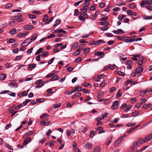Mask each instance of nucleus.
<instances>
[{
  "label": "nucleus",
  "instance_id": "1",
  "mask_svg": "<svg viewBox=\"0 0 152 152\" xmlns=\"http://www.w3.org/2000/svg\"><path fill=\"white\" fill-rule=\"evenodd\" d=\"M105 42L102 39H99L97 41H93L89 42V44L90 45H99L101 43H105Z\"/></svg>",
  "mask_w": 152,
  "mask_h": 152
},
{
  "label": "nucleus",
  "instance_id": "2",
  "mask_svg": "<svg viewBox=\"0 0 152 152\" xmlns=\"http://www.w3.org/2000/svg\"><path fill=\"white\" fill-rule=\"evenodd\" d=\"M126 135H124L122 136H121L120 137L118 138L114 144V146L115 147L117 146L121 142L122 140H123L124 138L126 137Z\"/></svg>",
  "mask_w": 152,
  "mask_h": 152
},
{
  "label": "nucleus",
  "instance_id": "3",
  "mask_svg": "<svg viewBox=\"0 0 152 152\" xmlns=\"http://www.w3.org/2000/svg\"><path fill=\"white\" fill-rule=\"evenodd\" d=\"M44 82L42 81V80H38L35 83L37 84L36 88H39L41 87L44 85Z\"/></svg>",
  "mask_w": 152,
  "mask_h": 152
},
{
  "label": "nucleus",
  "instance_id": "4",
  "mask_svg": "<svg viewBox=\"0 0 152 152\" xmlns=\"http://www.w3.org/2000/svg\"><path fill=\"white\" fill-rule=\"evenodd\" d=\"M119 102L118 101H116L113 103L112 105L111 106L112 109L115 110L117 109L118 107V104Z\"/></svg>",
  "mask_w": 152,
  "mask_h": 152
},
{
  "label": "nucleus",
  "instance_id": "5",
  "mask_svg": "<svg viewBox=\"0 0 152 152\" xmlns=\"http://www.w3.org/2000/svg\"><path fill=\"white\" fill-rule=\"evenodd\" d=\"M146 4L148 5L151 4L150 0H143L142 2L140 3V5L142 7H144V5Z\"/></svg>",
  "mask_w": 152,
  "mask_h": 152
},
{
  "label": "nucleus",
  "instance_id": "6",
  "mask_svg": "<svg viewBox=\"0 0 152 152\" xmlns=\"http://www.w3.org/2000/svg\"><path fill=\"white\" fill-rule=\"evenodd\" d=\"M18 83L12 81V82L8 83V86L14 88L18 87Z\"/></svg>",
  "mask_w": 152,
  "mask_h": 152
},
{
  "label": "nucleus",
  "instance_id": "7",
  "mask_svg": "<svg viewBox=\"0 0 152 152\" xmlns=\"http://www.w3.org/2000/svg\"><path fill=\"white\" fill-rule=\"evenodd\" d=\"M31 141V138L30 137H28L26 138L23 142V145H26L30 142Z\"/></svg>",
  "mask_w": 152,
  "mask_h": 152
},
{
  "label": "nucleus",
  "instance_id": "8",
  "mask_svg": "<svg viewBox=\"0 0 152 152\" xmlns=\"http://www.w3.org/2000/svg\"><path fill=\"white\" fill-rule=\"evenodd\" d=\"M34 28L33 26L32 25H25L24 27V29L26 30H31Z\"/></svg>",
  "mask_w": 152,
  "mask_h": 152
},
{
  "label": "nucleus",
  "instance_id": "9",
  "mask_svg": "<svg viewBox=\"0 0 152 152\" xmlns=\"http://www.w3.org/2000/svg\"><path fill=\"white\" fill-rule=\"evenodd\" d=\"M113 32L116 34H121L124 33V31L121 29H118L117 30H114L113 31Z\"/></svg>",
  "mask_w": 152,
  "mask_h": 152
},
{
  "label": "nucleus",
  "instance_id": "10",
  "mask_svg": "<svg viewBox=\"0 0 152 152\" xmlns=\"http://www.w3.org/2000/svg\"><path fill=\"white\" fill-rule=\"evenodd\" d=\"M85 148L86 149H91L92 148V144L89 142H87L85 145Z\"/></svg>",
  "mask_w": 152,
  "mask_h": 152
},
{
  "label": "nucleus",
  "instance_id": "11",
  "mask_svg": "<svg viewBox=\"0 0 152 152\" xmlns=\"http://www.w3.org/2000/svg\"><path fill=\"white\" fill-rule=\"evenodd\" d=\"M143 68L142 67H139L136 69L135 70V72L138 74L141 72L143 71Z\"/></svg>",
  "mask_w": 152,
  "mask_h": 152
},
{
  "label": "nucleus",
  "instance_id": "12",
  "mask_svg": "<svg viewBox=\"0 0 152 152\" xmlns=\"http://www.w3.org/2000/svg\"><path fill=\"white\" fill-rule=\"evenodd\" d=\"M34 133V131H30L27 132L23 136V137L26 138L28 136H29Z\"/></svg>",
  "mask_w": 152,
  "mask_h": 152
},
{
  "label": "nucleus",
  "instance_id": "13",
  "mask_svg": "<svg viewBox=\"0 0 152 152\" xmlns=\"http://www.w3.org/2000/svg\"><path fill=\"white\" fill-rule=\"evenodd\" d=\"M152 138V134H150L149 135L146 136L144 138L145 142H147L151 140Z\"/></svg>",
  "mask_w": 152,
  "mask_h": 152
},
{
  "label": "nucleus",
  "instance_id": "14",
  "mask_svg": "<svg viewBox=\"0 0 152 152\" xmlns=\"http://www.w3.org/2000/svg\"><path fill=\"white\" fill-rule=\"evenodd\" d=\"M97 130L99 131L98 133V134H100L102 133H104L105 132L103 129V128L102 126H99L96 128Z\"/></svg>",
  "mask_w": 152,
  "mask_h": 152
},
{
  "label": "nucleus",
  "instance_id": "15",
  "mask_svg": "<svg viewBox=\"0 0 152 152\" xmlns=\"http://www.w3.org/2000/svg\"><path fill=\"white\" fill-rule=\"evenodd\" d=\"M31 41L30 39V38H28L25 40L24 42L21 44V46L23 47H24V46L23 45L24 44H26L27 43H28V44L26 45H28L31 42Z\"/></svg>",
  "mask_w": 152,
  "mask_h": 152
},
{
  "label": "nucleus",
  "instance_id": "16",
  "mask_svg": "<svg viewBox=\"0 0 152 152\" xmlns=\"http://www.w3.org/2000/svg\"><path fill=\"white\" fill-rule=\"evenodd\" d=\"M95 55L101 56V57H103L104 55V53L101 51H97L94 53Z\"/></svg>",
  "mask_w": 152,
  "mask_h": 152
},
{
  "label": "nucleus",
  "instance_id": "17",
  "mask_svg": "<svg viewBox=\"0 0 152 152\" xmlns=\"http://www.w3.org/2000/svg\"><path fill=\"white\" fill-rule=\"evenodd\" d=\"M36 64H31L28 65V69L30 70H31L32 69H34L36 67Z\"/></svg>",
  "mask_w": 152,
  "mask_h": 152
},
{
  "label": "nucleus",
  "instance_id": "18",
  "mask_svg": "<svg viewBox=\"0 0 152 152\" xmlns=\"http://www.w3.org/2000/svg\"><path fill=\"white\" fill-rule=\"evenodd\" d=\"M59 79V76L58 75H54L53 77H52L50 79V81H54L55 80H58Z\"/></svg>",
  "mask_w": 152,
  "mask_h": 152
},
{
  "label": "nucleus",
  "instance_id": "19",
  "mask_svg": "<svg viewBox=\"0 0 152 152\" xmlns=\"http://www.w3.org/2000/svg\"><path fill=\"white\" fill-rule=\"evenodd\" d=\"M27 93H26V91H24L22 93H19L18 96L20 97L24 96H27Z\"/></svg>",
  "mask_w": 152,
  "mask_h": 152
},
{
  "label": "nucleus",
  "instance_id": "20",
  "mask_svg": "<svg viewBox=\"0 0 152 152\" xmlns=\"http://www.w3.org/2000/svg\"><path fill=\"white\" fill-rule=\"evenodd\" d=\"M117 37L118 40L121 41H124L126 38H128L127 36L120 37V36H118Z\"/></svg>",
  "mask_w": 152,
  "mask_h": 152
},
{
  "label": "nucleus",
  "instance_id": "21",
  "mask_svg": "<svg viewBox=\"0 0 152 152\" xmlns=\"http://www.w3.org/2000/svg\"><path fill=\"white\" fill-rule=\"evenodd\" d=\"M6 77V74H0V79L1 80H4Z\"/></svg>",
  "mask_w": 152,
  "mask_h": 152
},
{
  "label": "nucleus",
  "instance_id": "22",
  "mask_svg": "<svg viewBox=\"0 0 152 152\" xmlns=\"http://www.w3.org/2000/svg\"><path fill=\"white\" fill-rule=\"evenodd\" d=\"M137 142L140 144H142L145 142L144 139L142 138L139 139L137 140Z\"/></svg>",
  "mask_w": 152,
  "mask_h": 152
},
{
  "label": "nucleus",
  "instance_id": "23",
  "mask_svg": "<svg viewBox=\"0 0 152 152\" xmlns=\"http://www.w3.org/2000/svg\"><path fill=\"white\" fill-rule=\"evenodd\" d=\"M16 33V30L15 28L12 29L9 32V33L12 35L15 34Z\"/></svg>",
  "mask_w": 152,
  "mask_h": 152
},
{
  "label": "nucleus",
  "instance_id": "24",
  "mask_svg": "<svg viewBox=\"0 0 152 152\" xmlns=\"http://www.w3.org/2000/svg\"><path fill=\"white\" fill-rule=\"evenodd\" d=\"M87 6H85L83 7V8L81 10V12L83 13H85L87 12L88 9Z\"/></svg>",
  "mask_w": 152,
  "mask_h": 152
},
{
  "label": "nucleus",
  "instance_id": "25",
  "mask_svg": "<svg viewBox=\"0 0 152 152\" xmlns=\"http://www.w3.org/2000/svg\"><path fill=\"white\" fill-rule=\"evenodd\" d=\"M142 17H144L143 18V19L145 20H151L152 19V16H147L146 15H143Z\"/></svg>",
  "mask_w": 152,
  "mask_h": 152
},
{
  "label": "nucleus",
  "instance_id": "26",
  "mask_svg": "<svg viewBox=\"0 0 152 152\" xmlns=\"http://www.w3.org/2000/svg\"><path fill=\"white\" fill-rule=\"evenodd\" d=\"M17 23L18 22L17 21H12L10 22L9 23V25L10 26H11L14 25L16 24H17Z\"/></svg>",
  "mask_w": 152,
  "mask_h": 152
},
{
  "label": "nucleus",
  "instance_id": "27",
  "mask_svg": "<svg viewBox=\"0 0 152 152\" xmlns=\"http://www.w3.org/2000/svg\"><path fill=\"white\" fill-rule=\"evenodd\" d=\"M37 33L35 34L32 36L30 39L31 41L35 40L37 38Z\"/></svg>",
  "mask_w": 152,
  "mask_h": 152
},
{
  "label": "nucleus",
  "instance_id": "28",
  "mask_svg": "<svg viewBox=\"0 0 152 152\" xmlns=\"http://www.w3.org/2000/svg\"><path fill=\"white\" fill-rule=\"evenodd\" d=\"M151 104L149 103L148 104H144L142 106V108L143 109H146L148 107H150L151 106Z\"/></svg>",
  "mask_w": 152,
  "mask_h": 152
},
{
  "label": "nucleus",
  "instance_id": "29",
  "mask_svg": "<svg viewBox=\"0 0 152 152\" xmlns=\"http://www.w3.org/2000/svg\"><path fill=\"white\" fill-rule=\"evenodd\" d=\"M78 43L77 42L74 43L72 47V49H75L77 48L78 46Z\"/></svg>",
  "mask_w": 152,
  "mask_h": 152
},
{
  "label": "nucleus",
  "instance_id": "30",
  "mask_svg": "<svg viewBox=\"0 0 152 152\" xmlns=\"http://www.w3.org/2000/svg\"><path fill=\"white\" fill-rule=\"evenodd\" d=\"M80 13L78 10L75 9L74 10V15L75 16H77L78 15H80Z\"/></svg>",
  "mask_w": 152,
  "mask_h": 152
},
{
  "label": "nucleus",
  "instance_id": "31",
  "mask_svg": "<svg viewBox=\"0 0 152 152\" xmlns=\"http://www.w3.org/2000/svg\"><path fill=\"white\" fill-rule=\"evenodd\" d=\"M136 37V36H132L130 37L129 38L130 40L131 41V42L135 41V37Z\"/></svg>",
  "mask_w": 152,
  "mask_h": 152
},
{
  "label": "nucleus",
  "instance_id": "32",
  "mask_svg": "<svg viewBox=\"0 0 152 152\" xmlns=\"http://www.w3.org/2000/svg\"><path fill=\"white\" fill-rule=\"evenodd\" d=\"M100 148L99 146L96 147L94 150L93 152H100Z\"/></svg>",
  "mask_w": 152,
  "mask_h": 152
},
{
  "label": "nucleus",
  "instance_id": "33",
  "mask_svg": "<svg viewBox=\"0 0 152 152\" xmlns=\"http://www.w3.org/2000/svg\"><path fill=\"white\" fill-rule=\"evenodd\" d=\"M129 7L130 8L133 9L135 7L136 5L134 3H132L129 4Z\"/></svg>",
  "mask_w": 152,
  "mask_h": 152
},
{
  "label": "nucleus",
  "instance_id": "34",
  "mask_svg": "<svg viewBox=\"0 0 152 152\" xmlns=\"http://www.w3.org/2000/svg\"><path fill=\"white\" fill-rule=\"evenodd\" d=\"M125 17V15H120L118 17V19L120 20H122V19Z\"/></svg>",
  "mask_w": 152,
  "mask_h": 152
},
{
  "label": "nucleus",
  "instance_id": "35",
  "mask_svg": "<svg viewBox=\"0 0 152 152\" xmlns=\"http://www.w3.org/2000/svg\"><path fill=\"white\" fill-rule=\"evenodd\" d=\"M78 18L82 21H84L85 20V19L81 15V13H80V16L78 17Z\"/></svg>",
  "mask_w": 152,
  "mask_h": 152
},
{
  "label": "nucleus",
  "instance_id": "36",
  "mask_svg": "<svg viewBox=\"0 0 152 152\" xmlns=\"http://www.w3.org/2000/svg\"><path fill=\"white\" fill-rule=\"evenodd\" d=\"M58 33H63L64 34H66L67 33L66 31H65L63 30L62 29H59L58 30Z\"/></svg>",
  "mask_w": 152,
  "mask_h": 152
},
{
  "label": "nucleus",
  "instance_id": "37",
  "mask_svg": "<svg viewBox=\"0 0 152 152\" xmlns=\"http://www.w3.org/2000/svg\"><path fill=\"white\" fill-rule=\"evenodd\" d=\"M135 123H129L126 125V126L127 127H131L134 126L135 125Z\"/></svg>",
  "mask_w": 152,
  "mask_h": 152
},
{
  "label": "nucleus",
  "instance_id": "38",
  "mask_svg": "<svg viewBox=\"0 0 152 152\" xmlns=\"http://www.w3.org/2000/svg\"><path fill=\"white\" fill-rule=\"evenodd\" d=\"M121 91V89H119L118 90L117 95H116V97H120L122 95V94L120 93V92Z\"/></svg>",
  "mask_w": 152,
  "mask_h": 152
},
{
  "label": "nucleus",
  "instance_id": "39",
  "mask_svg": "<svg viewBox=\"0 0 152 152\" xmlns=\"http://www.w3.org/2000/svg\"><path fill=\"white\" fill-rule=\"evenodd\" d=\"M133 13L132 15L134 17L133 18V20H135L137 19L138 18V16L137 15V13L136 12H134Z\"/></svg>",
  "mask_w": 152,
  "mask_h": 152
},
{
  "label": "nucleus",
  "instance_id": "40",
  "mask_svg": "<svg viewBox=\"0 0 152 152\" xmlns=\"http://www.w3.org/2000/svg\"><path fill=\"white\" fill-rule=\"evenodd\" d=\"M134 129L133 127L131 128L129 130L126 131V133L127 134H129L130 133L133 132L134 131Z\"/></svg>",
  "mask_w": 152,
  "mask_h": 152
},
{
  "label": "nucleus",
  "instance_id": "41",
  "mask_svg": "<svg viewBox=\"0 0 152 152\" xmlns=\"http://www.w3.org/2000/svg\"><path fill=\"white\" fill-rule=\"evenodd\" d=\"M43 48H39L37 51L36 52V53H35V55H37V54H39V53H40L41 52H42V50H43Z\"/></svg>",
  "mask_w": 152,
  "mask_h": 152
},
{
  "label": "nucleus",
  "instance_id": "42",
  "mask_svg": "<svg viewBox=\"0 0 152 152\" xmlns=\"http://www.w3.org/2000/svg\"><path fill=\"white\" fill-rule=\"evenodd\" d=\"M29 18L31 19H33L35 18L36 17V16L35 15H33L31 14H29L28 15Z\"/></svg>",
  "mask_w": 152,
  "mask_h": 152
},
{
  "label": "nucleus",
  "instance_id": "43",
  "mask_svg": "<svg viewBox=\"0 0 152 152\" xmlns=\"http://www.w3.org/2000/svg\"><path fill=\"white\" fill-rule=\"evenodd\" d=\"M61 104L60 103H59L58 104H55L53 106V107L55 109L59 108L61 106Z\"/></svg>",
  "mask_w": 152,
  "mask_h": 152
},
{
  "label": "nucleus",
  "instance_id": "44",
  "mask_svg": "<svg viewBox=\"0 0 152 152\" xmlns=\"http://www.w3.org/2000/svg\"><path fill=\"white\" fill-rule=\"evenodd\" d=\"M48 19V17L47 15H46L44 16V18L43 19V22H45Z\"/></svg>",
  "mask_w": 152,
  "mask_h": 152
},
{
  "label": "nucleus",
  "instance_id": "45",
  "mask_svg": "<svg viewBox=\"0 0 152 152\" xmlns=\"http://www.w3.org/2000/svg\"><path fill=\"white\" fill-rule=\"evenodd\" d=\"M49 115L46 113H44L42 114L40 116V118H43L45 117H48Z\"/></svg>",
  "mask_w": 152,
  "mask_h": 152
},
{
  "label": "nucleus",
  "instance_id": "46",
  "mask_svg": "<svg viewBox=\"0 0 152 152\" xmlns=\"http://www.w3.org/2000/svg\"><path fill=\"white\" fill-rule=\"evenodd\" d=\"M82 58L81 57H78L75 60V62L77 63H80L82 61Z\"/></svg>",
  "mask_w": 152,
  "mask_h": 152
},
{
  "label": "nucleus",
  "instance_id": "47",
  "mask_svg": "<svg viewBox=\"0 0 152 152\" xmlns=\"http://www.w3.org/2000/svg\"><path fill=\"white\" fill-rule=\"evenodd\" d=\"M54 17H52L51 18H50L48 20L47 22H46L45 24H49L50 22H52L53 20V19Z\"/></svg>",
  "mask_w": 152,
  "mask_h": 152
},
{
  "label": "nucleus",
  "instance_id": "48",
  "mask_svg": "<svg viewBox=\"0 0 152 152\" xmlns=\"http://www.w3.org/2000/svg\"><path fill=\"white\" fill-rule=\"evenodd\" d=\"M134 12H133L132 10H127L126 13L127 14L130 15H132L133 13Z\"/></svg>",
  "mask_w": 152,
  "mask_h": 152
},
{
  "label": "nucleus",
  "instance_id": "49",
  "mask_svg": "<svg viewBox=\"0 0 152 152\" xmlns=\"http://www.w3.org/2000/svg\"><path fill=\"white\" fill-rule=\"evenodd\" d=\"M95 132H94L93 131H91L90 132V134H89V137L91 138H92L94 135V133Z\"/></svg>",
  "mask_w": 152,
  "mask_h": 152
},
{
  "label": "nucleus",
  "instance_id": "50",
  "mask_svg": "<svg viewBox=\"0 0 152 152\" xmlns=\"http://www.w3.org/2000/svg\"><path fill=\"white\" fill-rule=\"evenodd\" d=\"M54 75V73H50L47 75L46 76L47 78L53 77Z\"/></svg>",
  "mask_w": 152,
  "mask_h": 152
},
{
  "label": "nucleus",
  "instance_id": "51",
  "mask_svg": "<svg viewBox=\"0 0 152 152\" xmlns=\"http://www.w3.org/2000/svg\"><path fill=\"white\" fill-rule=\"evenodd\" d=\"M118 74L120 76H124L125 75V73L120 71H118Z\"/></svg>",
  "mask_w": 152,
  "mask_h": 152
},
{
  "label": "nucleus",
  "instance_id": "52",
  "mask_svg": "<svg viewBox=\"0 0 152 152\" xmlns=\"http://www.w3.org/2000/svg\"><path fill=\"white\" fill-rule=\"evenodd\" d=\"M31 101V100L29 99H26L25 101L23 102V103L24 105H26L28 103Z\"/></svg>",
  "mask_w": 152,
  "mask_h": 152
},
{
  "label": "nucleus",
  "instance_id": "53",
  "mask_svg": "<svg viewBox=\"0 0 152 152\" xmlns=\"http://www.w3.org/2000/svg\"><path fill=\"white\" fill-rule=\"evenodd\" d=\"M140 99V100H142L141 101L140 103L141 105L145 103L147 101L145 99H142L141 98Z\"/></svg>",
  "mask_w": 152,
  "mask_h": 152
},
{
  "label": "nucleus",
  "instance_id": "54",
  "mask_svg": "<svg viewBox=\"0 0 152 152\" xmlns=\"http://www.w3.org/2000/svg\"><path fill=\"white\" fill-rule=\"evenodd\" d=\"M104 77L105 76L104 75L102 74H101L97 76V78L98 79H103Z\"/></svg>",
  "mask_w": 152,
  "mask_h": 152
},
{
  "label": "nucleus",
  "instance_id": "55",
  "mask_svg": "<svg viewBox=\"0 0 152 152\" xmlns=\"http://www.w3.org/2000/svg\"><path fill=\"white\" fill-rule=\"evenodd\" d=\"M147 92V91L146 89V90H142L140 92V95H142L145 94Z\"/></svg>",
  "mask_w": 152,
  "mask_h": 152
},
{
  "label": "nucleus",
  "instance_id": "56",
  "mask_svg": "<svg viewBox=\"0 0 152 152\" xmlns=\"http://www.w3.org/2000/svg\"><path fill=\"white\" fill-rule=\"evenodd\" d=\"M15 40L14 39L11 38L10 39H9L8 42L10 43H12L15 42Z\"/></svg>",
  "mask_w": 152,
  "mask_h": 152
},
{
  "label": "nucleus",
  "instance_id": "57",
  "mask_svg": "<svg viewBox=\"0 0 152 152\" xmlns=\"http://www.w3.org/2000/svg\"><path fill=\"white\" fill-rule=\"evenodd\" d=\"M90 49L89 48H87L84 49V53H88Z\"/></svg>",
  "mask_w": 152,
  "mask_h": 152
},
{
  "label": "nucleus",
  "instance_id": "58",
  "mask_svg": "<svg viewBox=\"0 0 152 152\" xmlns=\"http://www.w3.org/2000/svg\"><path fill=\"white\" fill-rule=\"evenodd\" d=\"M96 5L94 4L92 5L91 7L90 8V10L91 11H94L95 10V7Z\"/></svg>",
  "mask_w": 152,
  "mask_h": 152
},
{
  "label": "nucleus",
  "instance_id": "59",
  "mask_svg": "<svg viewBox=\"0 0 152 152\" xmlns=\"http://www.w3.org/2000/svg\"><path fill=\"white\" fill-rule=\"evenodd\" d=\"M105 35L107 37H113V34H112L109 33H107L105 34Z\"/></svg>",
  "mask_w": 152,
  "mask_h": 152
},
{
  "label": "nucleus",
  "instance_id": "60",
  "mask_svg": "<svg viewBox=\"0 0 152 152\" xmlns=\"http://www.w3.org/2000/svg\"><path fill=\"white\" fill-rule=\"evenodd\" d=\"M44 100L43 99H36V101L37 102H42L44 101Z\"/></svg>",
  "mask_w": 152,
  "mask_h": 152
},
{
  "label": "nucleus",
  "instance_id": "61",
  "mask_svg": "<svg viewBox=\"0 0 152 152\" xmlns=\"http://www.w3.org/2000/svg\"><path fill=\"white\" fill-rule=\"evenodd\" d=\"M132 61L131 60L126 61L125 62L126 64L128 65H130L131 64H132Z\"/></svg>",
  "mask_w": 152,
  "mask_h": 152
},
{
  "label": "nucleus",
  "instance_id": "62",
  "mask_svg": "<svg viewBox=\"0 0 152 152\" xmlns=\"http://www.w3.org/2000/svg\"><path fill=\"white\" fill-rule=\"evenodd\" d=\"M66 134L68 137H69L71 134V131L69 130H67L66 131Z\"/></svg>",
  "mask_w": 152,
  "mask_h": 152
},
{
  "label": "nucleus",
  "instance_id": "63",
  "mask_svg": "<svg viewBox=\"0 0 152 152\" xmlns=\"http://www.w3.org/2000/svg\"><path fill=\"white\" fill-rule=\"evenodd\" d=\"M105 6V4L104 3H102L99 5V7L100 8H103Z\"/></svg>",
  "mask_w": 152,
  "mask_h": 152
},
{
  "label": "nucleus",
  "instance_id": "64",
  "mask_svg": "<svg viewBox=\"0 0 152 152\" xmlns=\"http://www.w3.org/2000/svg\"><path fill=\"white\" fill-rule=\"evenodd\" d=\"M97 18L96 14H94L92 15L91 16V19L93 20H94Z\"/></svg>",
  "mask_w": 152,
  "mask_h": 152
}]
</instances>
